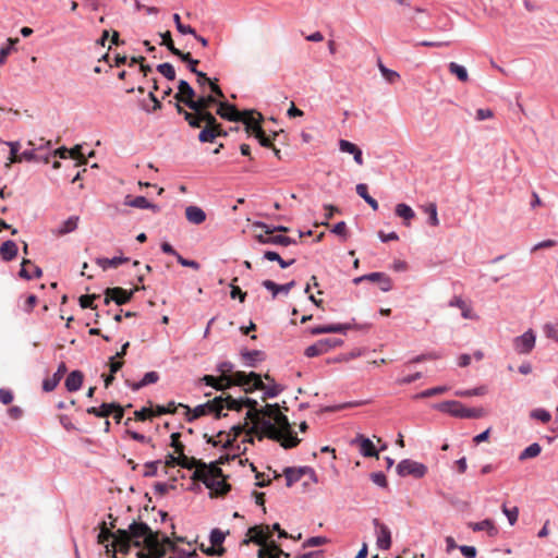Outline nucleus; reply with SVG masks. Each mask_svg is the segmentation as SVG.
Returning a JSON list of instances; mask_svg holds the SVG:
<instances>
[{"instance_id":"1","label":"nucleus","mask_w":558,"mask_h":558,"mask_svg":"<svg viewBox=\"0 0 558 558\" xmlns=\"http://www.w3.org/2000/svg\"><path fill=\"white\" fill-rule=\"evenodd\" d=\"M150 532L147 523L133 521L128 530H117L116 541L111 542V547L113 551L119 547L121 554L128 555L132 545L142 547L143 541Z\"/></svg>"},{"instance_id":"2","label":"nucleus","mask_w":558,"mask_h":558,"mask_svg":"<svg viewBox=\"0 0 558 558\" xmlns=\"http://www.w3.org/2000/svg\"><path fill=\"white\" fill-rule=\"evenodd\" d=\"M192 480L204 483L216 496H223L231 489V486L226 482L222 470L215 463L202 464L201 470L194 471Z\"/></svg>"},{"instance_id":"3","label":"nucleus","mask_w":558,"mask_h":558,"mask_svg":"<svg viewBox=\"0 0 558 558\" xmlns=\"http://www.w3.org/2000/svg\"><path fill=\"white\" fill-rule=\"evenodd\" d=\"M265 378L270 380L272 384L265 385L260 375L257 373L251 372L250 374H246L241 371L236 372V381L242 385L245 392H252L259 389L264 391L263 400L277 397L283 390V387L274 383V379L270 378L269 375H265Z\"/></svg>"},{"instance_id":"4","label":"nucleus","mask_w":558,"mask_h":558,"mask_svg":"<svg viewBox=\"0 0 558 558\" xmlns=\"http://www.w3.org/2000/svg\"><path fill=\"white\" fill-rule=\"evenodd\" d=\"M179 405L186 410L185 418L187 422H192L207 414H214L216 418H220L227 415L222 414V410L226 409L227 405L226 398L222 396L215 397L214 399L208 400L203 404L196 405L194 409H191L189 405Z\"/></svg>"},{"instance_id":"5","label":"nucleus","mask_w":558,"mask_h":558,"mask_svg":"<svg viewBox=\"0 0 558 558\" xmlns=\"http://www.w3.org/2000/svg\"><path fill=\"white\" fill-rule=\"evenodd\" d=\"M153 558H162L167 549L177 550L175 543L166 535H161L158 531H153L145 537L142 543Z\"/></svg>"},{"instance_id":"6","label":"nucleus","mask_w":558,"mask_h":558,"mask_svg":"<svg viewBox=\"0 0 558 558\" xmlns=\"http://www.w3.org/2000/svg\"><path fill=\"white\" fill-rule=\"evenodd\" d=\"M436 408L441 412L460 418H480L486 415L484 408H466L460 401L456 400L441 402Z\"/></svg>"},{"instance_id":"7","label":"nucleus","mask_w":558,"mask_h":558,"mask_svg":"<svg viewBox=\"0 0 558 558\" xmlns=\"http://www.w3.org/2000/svg\"><path fill=\"white\" fill-rule=\"evenodd\" d=\"M271 418H265L258 416V418L252 420L253 426L248 427L247 434H255L258 440H263L267 437L271 440L279 441L281 444L282 433L277 428L276 424L270 421Z\"/></svg>"},{"instance_id":"8","label":"nucleus","mask_w":558,"mask_h":558,"mask_svg":"<svg viewBox=\"0 0 558 558\" xmlns=\"http://www.w3.org/2000/svg\"><path fill=\"white\" fill-rule=\"evenodd\" d=\"M271 420H274V424H276L277 428L282 433L281 446L284 449L294 448L300 444V439L292 432L290 422L283 413L280 411L275 413V416Z\"/></svg>"},{"instance_id":"9","label":"nucleus","mask_w":558,"mask_h":558,"mask_svg":"<svg viewBox=\"0 0 558 558\" xmlns=\"http://www.w3.org/2000/svg\"><path fill=\"white\" fill-rule=\"evenodd\" d=\"M226 402H227L226 409L232 410V411H241L243 407L248 408V411L246 412V416H245L246 421L247 420L252 421L254 418H258L259 409L257 408L258 403L255 399H251L247 397L234 399L231 396H227Z\"/></svg>"},{"instance_id":"10","label":"nucleus","mask_w":558,"mask_h":558,"mask_svg":"<svg viewBox=\"0 0 558 558\" xmlns=\"http://www.w3.org/2000/svg\"><path fill=\"white\" fill-rule=\"evenodd\" d=\"M141 289H145V287H141ZM140 290V287H135L133 290L126 291L123 288L114 287L107 288L105 290V300L104 303L108 305L111 301H113L117 305H123L131 301L134 293Z\"/></svg>"},{"instance_id":"11","label":"nucleus","mask_w":558,"mask_h":558,"mask_svg":"<svg viewBox=\"0 0 558 558\" xmlns=\"http://www.w3.org/2000/svg\"><path fill=\"white\" fill-rule=\"evenodd\" d=\"M397 472L400 476L412 475L415 478H421L427 473V466L423 463L404 459L398 463Z\"/></svg>"},{"instance_id":"12","label":"nucleus","mask_w":558,"mask_h":558,"mask_svg":"<svg viewBox=\"0 0 558 558\" xmlns=\"http://www.w3.org/2000/svg\"><path fill=\"white\" fill-rule=\"evenodd\" d=\"M186 122L193 129L201 128L202 123H205V126L215 129L219 124L216 117L209 110L193 111V114H186Z\"/></svg>"},{"instance_id":"13","label":"nucleus","mask_w":558,"mask_h":558,"mask_svg":"<svg viewBox=\"0 0 558 558\" xmlns=\"http://www.w3.org/2000/svg\"><path fill=\"white\" fill-rule=\"evenodd\" d=\"M207 386H210L217 390H225L232 386H242L236 381V372L230 375H221L220 377H215L211 375H205L202 379Z\"/></svg>"},{"instance_id":"14","label":"nucleus","mask_w":558,"mask_h":558,"mask_svg":"<svg viewBox=\"0 0 558 558\" xmlns=\"http://www.w3.org/2000/svg\"><path fill=\"white\" fill-rule=\"evenodd\" d=\"M306 473H311V480L317 483V475L315 471L310 466L292 468L288 466L283 470L286 477V485L291 487L294 483L299 482Z\"/></svg>"},{"instance_id":"15","label":"nucleus","mask_w":558,"mask_h":558,"mask_svg":"<svg viewBox=\"0 0 558 558\" xmlns=\"http://www.w3.org/2000/svg\"><path fill=\"white\" fill-rule=\"evenodd\" d=\"M536 337L532 329L514 338L513 347L519 354H529L535 347Z\"/></svg>"},{"instance_id":"16","label":"nucleus","mask_w":558,"mask_h":558,"mask_svg":"<svg viewBox=\"0 0 558 558\" xmlns=\"http://www.w3.org/2000/svg\"><path fill=\"white\" fill-rule=\"evenodd\" d=\"M268 525H255L248 529L247 535L250 538H245L243 541L244 545H247L250 542L259 545L260 547L265 545L266 541L270 537Z\"/></svg>"},{"instance_id":"17","label":"nucleus","mask_w":558,"mask_h":558,"mask_svg":"<svg viewBox=\"0 0 558 558\" xmlns=\"http://www.w3.org/2000/svg\"><path fill=\"white\" fill-rule=\"evenodd\" d=\"M373 524L376 527V544L378 548L387 550L391 546V533L388 526L381 523L378 519L373 520Z\"/></svg>"},{"instance_id":"18","label":"nucleus","mask_w":558,"mask_h":558,"mask_svg":"<svg viewBox=\"0 0 558 558\" xmlns=\"http://www.w3.org/2000/svg\"><path fill=\"white\" fill-rule=\"evenodd\" d=\"M375 281V280H380V290L383 292H388L392 289V280L391 278L384 274V272H371V274H367V275H363L361 277H356L353 279V283L354 284H359L361 283L362 281Z\"/></svg>"},{"instance_id":"19","label":"nucleus","mask_w":558,"mask_h":558,"mask_svg":"<svg viewBox=\"0 0 558 558\" xmlns=\"http://www.w3.org/2000/svg\"><path fill=\"white\" fill-rule=\"evenodd\" d=\"M174 99L184 104L190 109L191 101H194L195 99V90L189 84V82L181 80L179 82L178 93L174 95Z\"/></svg>"},{"instance_id":"20","label":"nucleus","mask_w":558,"mask_h":558,"mask_svg":"<svg viewBox=\"0 0 558 558\" xmlns=\"http://www.w3.org/2000/svg\"><path fill=\"white\" fill-rule=\"evenodd\" d=\"M216 113L220 118L231 122H239L240 119H242L241 116H243L242 111H239L234 105L226 101L219 102Z\"/></svg>"},{"instance_id":"21","label":"nucleus","mask_w":558,"mask_h":558,"mask_svg":"<svg viewBox=\"0 0 558 558\" xmlns=\"http://www.w3.org/2000/svg\"><path fill=\"white\" fill-rule=\"evenodd\" d=\"M450 307H458L464 319L477 320L478 316L473 312L472 306L461 296L454 295L448 303Z\"/></svg>"},{"instance_id":"22","label":"nucleus","mask_w":558,"mask_h":558,"mask_svg":"<svg viewBox=\"0 0 558 558\" xmlns=\"http://www.w3.org/2000/svg\"><path fill=\"white\" fill-rule=\"evenodd\" d=\"M243 116H241L242 119H240L239 122H243L245 125V131L247 133H253L255 128V122L260 125L264 118L259 112H256L254 110H244L242 111Z\"/></svg>"},{"instance_id":"23","label":"nucleus","mask_w":558,"mask_h":558,"mask_svg":"<svg viewBox=\"0 0 558 558\" xmlns=\"http://www.w3.org/2000/svg\"><path fill=\"white\" fill-rule=\"evenodd\" d=\"M257 241L262 244H275V245H282V246H288V245H291V244H296V241L290 236H286V235H263V234H258L256 236Z\"/></svg>"},{"instance_id":"24","label":"nucleus","mask_w":558,"mask_h":558,"mask_svg":"<svg viewBox=\"0 0 558 558\" xmlns=\"http://www.w3.org/2000/svg\"><path fill=\"white\" fill-rule=\"evenodd\" d=\"M262 284L265 289H267L268 291H270L272 293V298L275 299L279 292H283V293L288 294L290 292V290L295 286V281L292 280L284 284H277L276 282L267 279V280H264L262 282Z\"/></svg>"},{"instance_id":"25","label":"nucleus","mask_w":558,"mask_h":558,"mask_svg":"<svg viewBox=\"0 0 558 558\" xmlns=\"http://www.w3.org/2000/svg\"><path fill=\"white\" fill-rule=\"evenodd\" d=\"M185 217L193 225H201L206 220V213L198 206H187L185 208Z\"/></svg>"},{"instance_id":"26","label":"nucleus","mask_w":558,"mask_h":558,"mask_svg":"<svg viewBox=\"0 0 558 558\" xmlns=\"http://www.w3.org/2000/svg\"><path fill=\"white\" fill-rule=\"evenodd\" d=\"M339 147H340L341 151L352 154L354 161L357 165H363L362 150L355 144H353L347 140H340Z\"/></svg>"},{"instance_id":"27","label":"nucleus","mask_w":558,"mask_h":558,"mask_svg":"<svg viewBox=\"0 0 558 558\" xmlns=\"http://www.w3.org/2000/svg\"><path fill=\"white\" fill-rule=\"evenodd\" d=\"M350 329V325L348 324H330L325 326H317L312 329L313 335H322V333H330V332H339L345 333L347 330Z\"/></svg>"},{"instance_id":"28","label":"nucleus","mask_w":558,"mask_h":558,"mask_svg":"<svg viewBox=\"0 0 558 558\" xmlns=\"http://www.w3.org/2000/svg\"><path fill=\"white\" fill-rule=\"evenodd\" d=\"M217 102V99L214 95L199 96L198 98L191 101L190 109L192 111L198 112L199 110H208L209 107Z\"/></svg>"},{"instance_id":"29","label":"nucleus","mask_w":558,"mask_h":558,"mask_svg":"<svg viewBox=\"0 0 558 558\" xmlns=\"http://www.w3.org/2000/svg\"><path fill=\"white\" fill-rule=\"evenodd\" d=\"M241 356L245 363V365L250 367H255L258 362H262L265 360V353L259 350H243L241 352Z\"/></svg>"},{"instance_id":"30","label":"nucleus","mask_w":558,"mask_h":558,"mask_svg":"<svg viewBox=\"0 0 558 558\" xmlns=\"http://www.w3.org/2000/svg\"><path fill=\"white\" fill-rule=\"evenodd\" d=\"M355 441L360 442V451L364 457L378 458V451L375 449L371 439L360 435Z\"/></svg>"},{"instance_id":"31","label":"nucleus","mask_w":558,"mask_h":558,"mask_svg":"<svg viewBox=\"0 0 558 558\" xmlns=\"http://www.w3.org/2000/svg\"><path fill=\"white\" fill-rule=\"evenodd\" d=\"M83 373L81 371L71 372L65 379V388L68 391H77L83 384Z\"/></svg>"},{"instance_id":"32","label":"nucleus","mask_w":558,"mask_h":558,"mask_svg":"<svg viewBox=\"0 0 558 558\" xmlns=\"http://www.w3.org/2000/svg\"><path fill=\"white\" fill-rule=\"evenodd\" d=\"M159 379V375L157 372H148L144 375V377L142 378V380L137 381V383H129L126 381L128 386L136 391V390H140L141 388L147 386V385H150V384H155L157 383Z\"/></svg>"},{"instance_id":"33","label":"nucleus","mask_w":558,"mask_h":558,"mask_svg":"<svg viewBox=\"0 0 558 558\" xmlns=\"http://www.w3.org/2000/svg\"><path fill=\"white\" fill-rule=\"evenodd\" d=\"M126 205L131 207L142 208V209H150L154 213H158L160 210V207L156 204H153L147 201L144 196H136L135 198L125 202Z\"/></svg>"},{"instance_id":"34","label":"nucleus","mask_w":558,"mask_h":558,"mask_svg":"<svg viewBox=\"0 0 558 558\" xmlns=\"http://www.w3.org/2000/svg\"><path fill=\"white\" fill-rule=\"evenodd\" d=\"M0 255L3 260H12L17 255V245L14 241L8 240L0 247Z\"/></svg>"},{"instance_id":"35","label":"nucleus","mask_w":558,"mask_h":558,"mask_svg":"<svg viewBox=\"0 0 558 558\" xmlns=\"http://www.w3.org/2000/svg\"><path fill=\"white\" fill-rule=\"evenodd\" d=\"M266 553H276L278 555L284 556L286 558H290V554L284 553L280 548V546L276 542H274V541H270V542L266 541L265 545H263L259 548V550L257 553V556L259 558H265L266 557Z\"/></svg>"},{"instance_id":"36","label":"nucleus","mask_w":558,"mask_h":558,"mask_svg":"<svg viewBox=\"0 0 558 558\" xmlns=\"http://www.w3.org/2000/svg\"><path fill=\"white\" fill-rule=\"evenodd\" d=\"M80 217L78 216H71L65 221L62 222V225L53 231L57 235H64L70 232H73L76 230L78 225Z\"/></svg>"},{"instance_id":"37","label":"nucleus","mask_w":558,"mask_h":558,"mask_svg":"<svg viewBox=\"0 0 558 558\" xmlns=\"http://www.w3.org/2000/svg\"><path fill=\"white\" fill-rule=\"evenodd\" d=\"M470 527L474 532L486 531L488 533V535H490V536H494L497 534V529H496L493 520H490V519H485L480 522L470 523Z\"/></svg>"},{"instance_id":"38","label":"nucleus","mask_w":558,"mask_h":558,"mask_svg":"<svg viewBox=\"0 0 558 558\" xmlns=\"http://www.w3.org/2000/svg\"><path fill=\"white\" fill-rule=\"evenodd\" d=\"M179 465L183 469L192 470L195 469V471H198L202 469V464H206L202 460H197L194 457L189 458L182 452V456L178 454Z\"/></svg>"},{"instance_id":"39","label":"nucleus","mask_w":558,"mask_h":558,"mask_svg":"<svg viewBox=\"0 0 558 558\" xmlns=\"http://www.w3.org/2000/svg\"><path fill=\"white\" fill-rule=\"evenodd\" d=\"M126 262H129V258L122 257V256L112 257V258L99 257L96 259V264L98 266H100L104 270H107L110 267L116 268L119 265L126 263Z\"/></svg>"},{"instance_id":"40","label":"nucleus","mask_w":558,"mask_h":558,"mask_svg":"<svg viewBox=\"0 0 558 558\" xmlns=\"http://www.w3.org/2000/svg\"><path fill=\"white\" fill-rule=\"evenodd\" d=\"M356 193L360 197H362L374 210L378 209V203L375 198H373L367 191V185L364 183H359L356 185Z\"/></svg>"},{"instance_id":"41","label":"nucleus","mask_w":558,"mask_h":558,"mask_svg":"<svg viewBox=\"0 0 558 558\" xmlns=\"http://www.w3.org/2000/svg\"><path fill=\"white\" fill-rule=\"evenodd\" d=\"M396 215L398 217L404 219L407 226H409L410 225L409 221L415 217L413 209L409 205L403 204V203L398 204L396 206Z\"/></svg>"},{"instance_id":"42","label":"nucleus","mask_w":558,"mask_h":558,"mask_svg":"<svg viewBox=\"0 0 558 558\" xmlns=\"http://www.w3.org/2000/svg\"><path fill=\"white\" fill-rule=\"evenodd\" d=\"M113 404L102 403L100 407H90L87 409L88 414H93L97 417H108L112 413Z\"/></svg>"},{"instance_id":"43","label":"nucleus","mask_w":558,"mask_h":558,"mask_svg":"<svg viewBox=\"0 0 558 558\" xmlns=\"http://www.w3.org/2000/svg\"><path fill=\"white\" fill-rule=\"evenodd\" d=\"M448 70L452 75H456L460 82L465 83L469 81V74L464 66L456 62H450L448 65Z\"/></svg>"},{"instance_id":"44","label":"nucleus","mask_w":558,"mask_h":558,"mask_svg":"<svg viewBox=\"0 0 558 558\" xmlns=\"http://www.w3.org/2000/svg\"><path fill=\"white\" fill-rule=\"evenodd\" d=\"M264 258L270 262H277L281 268H288L289 266L293 265L295 263V259L292 258L290 260H284L281 258V256L274 251H266L264 253Z\"/></svg>"},{"instance_id":"45","label":"nucleus","mask_w":558,"mask_h":558,"mask_svg":"<svg viewBox=\"0 0 558 558\" xmlns=\"http://www.w3.org/2000/svg\"><path fill=\"white\" fill-rule=\"evenodd\" d=\"M542 451V447L537 442H533L526 447L519 456L520 461L536 458Z\"/></svg>"},{"instance_id":"46","label":"nucleus","mask_w":558,"mask_h":558,"mask_svg":"<svg viewBox=\"0 0 558 558\" xmlns=\"http://www.w3.org/2000/svg\"><path fill=\"white\" fill-rule=\"evenodd\" d=\"M218 130L215 128L204 126V129L198 134V141L201 143H211L216 137H218Z\"/></svg>"},{"instance_id":"47","label":"nucleus","mask_w":558,"mask_h":558,"mask_svg":"<svg viewBox=\"0 0 558 558\" xmlns=\"http://www.w3.org/2000/svg\"><path fill=\"white\" fill-rule=\"evenodd\" d=\"M116 536H117V532L112 533L111 530L109 527H107L106 522L105 521L101 522L100 532L98 534V543L105 544L106 542H108L111 538H112V541H116Z\"/></svg>"},{"instance_id":"48","label":"nucleus","mask_w":558,"mask_h":558,"mask_svg":"<svg viewBox=\"0 0 558 558\" xmlns=\"http://www.w3.org/2000/svg\"><path fill=\"white\" fill-rule=\"evenodd\" d=\"M157 71L162 74L167 80H175V71L172 64L166 62L157 65Z\"/></svg>"},{"instance_id":"49","label":"nucleus","mask_w":558,"mask_h":558,"mask_svg":"<svg viewBox=\"0 0 558 558\" xmlns=\"http://www.w3.org/2000/svg\"><path fill=\"white\" fill-rule=\"evenodd\" d=\"M425 213L428 215V223L433 227H437L439 225V219L437 215V206L435 203H430L425 207Z\"/></svg>"},{"instance_id":"50","label":"nucleus","mask_w":558,"mask_h":558,"mask_svg":"<svg viewBox=\"0 0 558 558\" xmlns=\"http://www.w3.org/2000/svg\"><path fill=\"white\" fill-rule=\"evenodd\" d=\"M177 57H179L183 62L187 63V68L192 73L198 72L196 65L199 63L198 60L193 59L190 52L181 51Z\"/></svg>"},{"instance_id":"51","label":"nucleus","mask_w":558,"mask_h":558,"mask_svg":"<svg viewBox=\"0 0 558 558\" xmlns=\"http://www.w3.org/2000/svg\"><path fill=\"white\" fill-rule=\"evenodd\" d=\"M160 36L162 38L161 45L166 46L172 54L178 56L181 52L180 49L175 48L169 31L161 33Z\"/></svg>"},{"instance_id":"52","label":"nucleus","mask_w":558,"mask_h":558,"mask_svg":"<svg viewBox=\"0 0 558 558\" xmlns=\"http://www.w3.org/2000/svg\"><path fill=\"white\" fill-rule=\"evenodd\" d=\"M69 157L77 160L75 166L86 165V158L82 153V146L75 145L73 148L69 149Z\"/></svg>"},{"instance_id":"53","label":"nucleus","mask_w":558,"mask_h":558,"mask_svg":"<svg viewBox=\"0 0 558 558\" xmlns=\"http://www.w3.org/2000/svg\"><path fill=\"white\" fill-rule=\"evenodd\" d=\"M447 390H448V388L446 386H438V387L426 389V390L417 393L415 396V398H421V399L430 398L436 395H441V393L446 392Z\"/></svg>"},{"instance_id":"54","label":"nucleus","mask_w":558,"mask_h":558,"mask_svg":"<svg viewBox=\"0 0 558 558\" xmlns=\"http://www.w3.org/2000/svg\"><path fill=\"white\" fill-rule=\"evenodd\" d=\"M325 350L323 348V343H320V341L318 340L317 342H315L314 344L307 347L305 349V352L304 354L307 356V357H315V356H318V355H322V354H325Z\"/></svg>"},{"instance_id":"55","label":"nucleus","mask_w":558,"mask_h":558,"mask_svg":"<svg viewBox=\"0 0 558 558\" xmlns=\"http://www.w3.org/2000/svg\"><path fill=\"white\" fill-rule=\"evenodd\" d=\"M279 411V404H266L264 408L259 409L258 416L272 418L275 413H278Z\"/></svg>"},{"instance_id":"56","label":"nucleus","mask_w":558,"mask_h":558,"mask_svg":"<svg viewBox=\"0 0 558 558\" xmlns=\"http://www.w3.org/2000/svg\"><path fill=\"white\" fill-rule=\"evenodd\" d=\"M502 512L508 518L509 524L514 525L515 522L518 521L519 508L518 507L508 508L506 505H502Z\"/></svg>"},{"instance_id":"57","label":"nucleus","mask_w":558,"mask_h":558,"mask_svg":"<svg viewBox=\"0 0 558 558\" xmlns=\"http://www.w3.org/2000/svg\"><path fill=\"white\" fill-rule=\"evenodd\" d=\"M547 338L558 341V323H548L544 326Z\"/></svg>"},{"instance_id":"58","label":"nucleus","mask_w":558,"mask_h":558,"mask_svg":"<svg viewBox=\"0 0 558 558\" xmlns=\"http://www.w3.org/2000/svg\"><path fill=\"white\" fill-rule=\"evenodd\" d=\"M225 533L219 529H214L210 532L209 539L213 546H220L225 541Z\"/></svg>"},{"instance_id":"59","label":"nucleus","mask_w":558,"mask_h":558,"mask_svg":"<svg viewBox=\"0 0 558 558\" xmlns=\"http://www.w3.org/2000/svg\"><path fill=\"white\" fill-rule=\"evenodd\" d=\"M181 434L172 433L171 434V447L174 449V452L182 456L184 452V445L180 441Z\"/></svg>"},{"instance_id":"60","label":"nucleus","mask_w":558,"mask_h":558,"mask_svg":"<svg viewBox=\"0 0 558 558\" xmlns=\"http://www.w3.org/2000/svg\"><path fill=\"white\" fill-rule=\"evenodd\" d=\"M323 343V348L327 353L330 349L342 345L343 341L338 338H327L319 340Z\"/></svg>"},{"instance_id":"61","label":"nucleus","mask_w":558,"mask_h":558,"mask_svg":"<svg viewBox=\"0 0 558 558\" xmlns=\"http://www.w3.org/2000/svg\"><path fill=\"white\" fill-rule=\"evenodd\" d=\"M379 70L383 76L389 82L393 83L397 78H399V74L396 71L387 69L381 62L378 64Z\"/></svg>"},{"instance_id":"62","label":"nucleus","mask_w":558,"mask_h":558,"mask_svg":"<svg viewBox=\"0 0 558 558\" xmlns=\"http://www.w3.org/2000/svg\"><path fill=\"white\" fill-rule=\"evenodd\" d=\"M327 542H328V539L324 536H313V537L307 538L303 543V548L322 546V545L326 544Z\"/></svg>"},{"instance_id":"63","label":"nucleus","mask_w":558,"mask_h":558,"mask_svg":"<svg viewBox=\"0 0 558 558\" xmlns=\"http://www.w3.org/2000/svg\"><path fill=\"white\" fill-rule=\"evenodd\" d=\"M134 416L137 421H146L155 416V411L149 408H142L141 410L134 412Z\"/></svg>"},{"instance_id":"64","label":"nucleus","mask_w":558,"mask_h":558,"mask_svg":"<svg viewBox=\"0 0 558 558\" xmlns=\"http://www.w3.org/2000/svg\"><path fill=\"white\" fill-rule=\"evenodd\" d=\"M531 416L539 420L543 423H548L551 418L550 413L547 410L544 409H536L531 413Z\"/></svg>"}]
</instances>
